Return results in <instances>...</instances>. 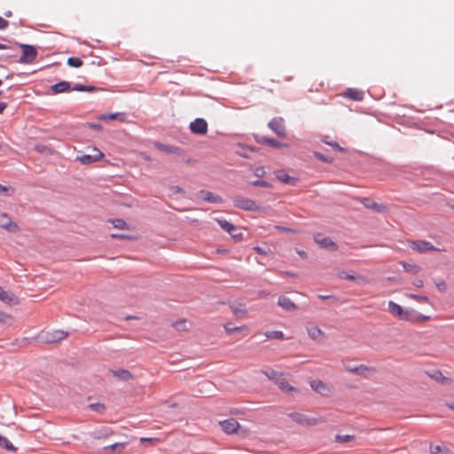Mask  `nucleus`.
<instances>
[{
  "label": "nucleus",
  "instance_id": "obj_1",
  "mask_svg": "<svg viewBox=\"0 0 454 454\" xmlns=\"http://www.w3.org/2000/svg\"><path fill=\"white\" fill-rule=\"evenodd\" d=\"M388 312L398 320L413 322L419 319V316L416 315L413 310L403 308L393 301L387 303Z\"/></svg>",
  "mask_w": 454,
  "mask_h": 454
},
{
  "label": "nucleus",
  "instance_id": "obj_2",
  "mask_svg": "<svg viewBox=\"0 0 454 454\" xmlns=\"http://www.w3.org/2000/svg\"><path fill=\"white\" fill-rule=\"evenodd\" d=\"M288 416L295 423L305 427H311L325 422L322 418H310L305 414L298 412L290 413Z\"/></svg>",
  "mask_w": 454,
  "mask_h": 454
},
{
  "label": "nucleus",
  "instance_id": "obj_3",
  "mask_svg": "<svg viewBox=\"0 0 454 454\" xmlns=\"http://www.w3.org/2000/svg\"><path fill=\"white\" fill-rule=\"evenodd\" d=\"M104 157V153L96 147L90 149V153H84L76 157V160L83 165H89L98 161Z\"/></svg>",
  "mask_w": 454,
  "mask_h": 454
},
{
  "label": "nucleus",
  "instance_id": "obj_4",
  "mask_svg": "<svg viewBox=\"0 0 454 454\" xmlns=\"http://www.w3.org/2000/svg\"><path fill=\"white\" fill-rule=\"evenodd\" d=\"M20 47L22 50V55L20 58L19 62L22 64L33 63L37 56L36 49L29 44H20Z\"/></svg>",
  "mask_w": 454,
  "mask_h": 454
},
{
  "label": "nucleus",
  "instance_id": "obj_5",
  "mask_svg": "<svg viewBox=\"0 0 454 454\" xmlns=\"http://www.w3.org/2000/svg\"><path fill=\"white\" fill-rule=\"evenodd\" d=\"M234 206L238 208L247 211H260L261 207L251 199L237 197L233 200Z\"/></svg>",
  "mask_w": 454,
  "mask_h": 454
},
{
  "label": "nucleus",
  "instance_id": "obj_6",
  "mask_svg": "<svg viewBox=\"0 0 454 454\" xmlns=\"http://www.w3.org/2000/svg\"><path fill=\"white\" fill-rule=\"evenodd\" d=\"M408 245L410 248L421 254L428 251L438 250L430 242L425 240H408Z\"/></svg>",
  "mask_w": 454,
  "mask_h": 454
},
{
  "label": "nucleus",
  "instance_id": "obj_7",
  "mask_svg": "<svg viewBox=\"0 0 454 454\" xmlns=\"http://www.w3.org/2000/svg\"><path fill=\"white\" fill-rule=\"evenodd\" d=\"M269 127L278 137H286V126H285L283 118H281V117L273 118L269 122Z\"/></svg>",
  "mask_w": 454,
  "mask_h": 454
},
{
  "label": "nucleus",
  "instance_id": "obj_8",
  "mask_svg": "<svg viewBox=\"0 0 454 454\" xmlns=\"http://www.w3.org/2000/svg\"><path fill=\"white\" fill-rule=\"evenodd\" d=\"M190 129L194 134L205 135L207 132V123L204 119L198 118L191 122Z\"/></svg>",
  "mask_w": 454,
  "mask_h": 454
},
{
  "label": "nucleus",
  "instance_id": "obj_9",
  "mask_svg": "<svg viewBox=\"0 0 454 454\" xmlns=\"http://www.w3.org/2000/svg\"><path fill=\"white\" fill-rule=\"evenodd\" d=\"M219 424L226 434H233L239 428V423L235 419H228Z\"/></svg>",
  "mask_w": 454,
  "mask_h": 454
},
{
  "label": "nucleus",
  "instance_id": "obj_10",
  "mask_svg": "<svg viewBox=\"0 0 454 454\" xmlns=\"http://www.w3.org/2000/svg\"><path fill=\"white\" fill-rule=\"evenodd\" d=\"M0 227L11 232H16L19 229L17 224L14 223L5 214L0 215Z\"/></svg>",
  "mask_w": 454,
  "mask_h": 454
},
{
  "label": "nucleus",
  "instance_id": "obj_11",
  "mask_svg": "<svg viewBox=\"0 0 454 454\" xmlns=\"http://www.w3.org/2000/svg\"><path fill=\"white\" fill-rule=\"evenodd\" d=\"M276 177L278 180H279L283 184H286L289 185H296L298 179L289 176L286 172L284 170H278L275 173Z\"/></svg>",
  "mask_w": 454,
  "mask_h": 454
},
{
  "label": "nucleus",
  "instance_id": "obj_12",
  "mask_svg": "<svg viewBox=\"0 0 454 454\" xmlns=\"http://www.w3.org/2000/svg\"><path fill=\"white\" fill-rule=\"evenodd\" d=\"M0 300L8 305L19 303V299L13 294L4 291L1 287H0Z\"/></svg>",
  "mask_w": 454,
  "mask_h": 454
},
{
  "label": "nucleus",
  "instance_id": "obj_13",
  "mask_svg": "<svg viewBox=\"0 0 454 454\" xmlns=\"http://www.w3.org/2000/svg\"><path fill=\"white\" fill-rule=\"evenodd\" d=\"M275 384L283 392L295 391V388L288 383L287 380L284 377L283 373H281V375L278 377Z\"/></svg>",
  "mask_w": 454,
  "mask_h": 454
},
{
  "label": "nucleus",
  "instance_id": "obj_14",
  "mask_svg": "<svg viewBox=\"0 0 454 454\" xmlns=\"http://www.w3.org/2000/svg\"><path fill=\"white\" fill-rule=\"evenodd\" d=\"M343 96L356 101H360L364 98V93L356 89L348 88L343 92Z\"/></svg>",
  "mask_w": 454,
  "mask_h": 454
},
{
  "label": "nucleus",
  "instance_id": "obj_15",
  "mask_svg": "<svg viewBox=\"0 0 454 454\" xmlns=\"http://www.w3.org/2000/svg\"><path fill=\"white\" fill-rule=\"evenodd\" d=\"M200 197L202 200L210 203H221L223 201L220 196L208 191H201Z\"/></svg>",
  "mask_w": 454,
  "mask_h": 454
},
{
  "label": "nucleus",
  "instance_id": "obj_16",
  "mask_svg": "<svg viewBox=\"0 0 454 454\" xmlns=\"http://www.w3.org/2000/svg\"><path fill=\"white\" fill-rule=\"evenodd\" d=\"M278 304L286 310H292L296 309V305L286 296H280Z\"/></svg>",
  "mask_w": 454,
  "mask_h": 454
},
{
  "label": "nucleus",
  "instance_id": "obj_17",
  "mask_svg": "<svg viewBox=\"0 0 454 454\" xmlns=\"http://www.w3.org/2000/svg\"><path fill=\"white\" fill-rule=\"evenodd\" d=\"M216 221L223 230L229 232L232 236H236L234 231H237V228L232 223H231L225 219H217Z\"/></svg>",
  "mask_w": 454,
  "mask_h": 454
},
{
  "label": "nucleus",
  "instance_id": "obj_18",
  "mask_svg": "<svg viewBox=\"0 0 454 454\" xmlns=\"http://www.w3.org/2000/svg\"><path fill=\"white\" fill-rule=\"evenodd\" d=\"M51 90L53 91V93L55 94H58V93H62V92H65V91H67L70 90V83L68 82H59L56 84H53L51 87Z\"/></svg>",
  "mask_w": 454,
  "mask_h": 454
},
{
  "label": "nucleus",
  "instance_id": "obj_19",
  "mask_svg": "<svg viewBox=\"0 0 454 454\" xmlns=\"http://www.w3.org/2000/svg\"><path fill=\"white\" fill-rule=\"evenodd\" d=\"M310 387L316 391L320 394H324L330 390V387L323 381L321 380H314L310 383Z\"/></svg>",
  "mask_w": 454,
  "mask_h": 454
},
{
  "label": "nucleus",
  "instance_id": "obj_20",
  "mask_svg": "<svg viewBox=\"0 0 454 454\" xmlns=\"http://www.w3.org/2000/svg\"><path fill=\"white\" fill-rule=\"evenodd\" d=\"M67 336V333L63 331H54L47 337V340L50 342H55L64 340Z\"/></svg>",
  "mask_w": 454,
  "mask_h": 454
},
{
  "label": "nucleus",
  "instance_id": "obj_21",
  "mask_svg": "<svg viewBox=\"0 0 454 454\" xmlns=\"http://www.w3.org/2000/svg\"><path fill=\"white\" fill-rule=\"evenodd\" d=\"M154 145L160 151H162V152H165L168 153H177L179 152V149L176 146L166 145L159 143V142H156L154 144Z\"/></svg>",
  "mask_w": 454,
  "mask_h": 454
},
{
  "label": "nucleus",
  "instance_id": "obj_22",
  "mask_svg": "<svg viewBox=\"0 0 454 454\" xmlns=\"http://www.w3.org/2000/svg\"><path fill=\"white\" fill-rule=\"evenodd\" d=\"M102 121H109V120H119L121 121H125V114L121 113L110 114H103L99 117Z\"/></svg>",
  "mask_w": 454,
  "mask_h": 454
},
{
  "label": "nucleus",
  "instance_id": "obj_23",
  "mask_svg": "<svg viewBox=\"0 0 454 454\" xmlns=\"http://www.w3.org/2000/svg\"><path fill=\"white\" fill-rule=\"evenodd\" d=\"M171 325L177 331H187L188 330V322L186 319L176 320V321L173 322L171 324Z\"/></svg>",
  "mask_w": 454,
  "mask_h": 454
},
{
  "label": "nucleus",
  "instance_id": "obj_24",
  "mask_svg": "<svg viewBox=\"0 0 454 454\" xmlns=\"http://www.w3.org/2000/svg\"><path fill=\"white\" fill-rule=\"evenodd\" d=\"M345 368L348 372H354V373H356V374H363L366 371H369V368L367 366L364 365V364H361V365L356 366V367L345 365Z\"/></svg>",
  "mask_w": 454,
  "mask_h": 454
},
{
  "label": "nucleus",
  "instance_id": "obj_25",
  "mask_svg": "<svg viewBox=\"0 0 454 454\" xmlns=\"http://www.w3.org/2000/svg\"><path fill=\"white\" fill-rule=\"evenodd\" d=\"M263 143L275 148L287 147L286 144H283L273 138H263Z\"/></svg>",
  "mask_w": 454,
  "mask_h": 454
},
{
  "label": "nucleus",
  "instance_id": "obj_26",
  "mask_svg": "<svg viewBox=\"0 0 454 454\" xmlns=\"http://www.w3.org/2000/svg\"><path fill=\"white\" fill-rule=\"evenodd\" d=\"M308 333L310 338H312L313 340H318L323 336V332L318 327L316 326L310 327L308 330Z\"/></svg>",
  "mask_w": 454,
  "mask_h": 454
},
{
  "label": "nucleus",
  "instance_id": "obj_27",
  "mask_svg": "<svg viewBox=\"0 0 454 454\" xmlns=\"http://www.w3.org/2000/svg\"><path fill=\"white\" fill-rule=\"evenodd\" d=\"M262 372H263V374H265V376L269 380H272L274 383L277 381L278 377L281 375V372H278L272 369H268L266 371H263Z\"/></svg>",
  "mask_w": 454,
  "mask_h": 454
},
{
  "label": "nucleus",
  "instance_id": "obj_28",
  "mask_svg": "<svg viewBox=\"0 0 454 454\" xmlns=\"http://www.w3.org/2000/svg\"><path fill=\"white\" fill-rule=\"evenodd\" d=\"M403 267L406 272L418 274L420 271V267L417 264L403 263Z\"/></svg>",
  "mask_w": 454,
  "mask_h": 454
},
{
  "label": "nucleus",
  "instance_id": "obj_29",
  "mask_svg": "<svg viewBox=\"0 0 454 454\" xmlns=\"http://www.w3.org/2000/svg\"><path fill=\"white\" fill-rule=\"evenodd\" d=\"M114 374L124 380H129L133 378L132 374L127 370H120V371L114 372Z\"/></svg>",
  "mask_w": 454,
  "mask_h": 454
},
{
  "label": "nucleus",
  "instance_id": "obj_30",
  "mask_svg": "<svg viewBox=\"0 0 454 454\" xmlns=\"http://www.w3.org/2000/svg\"><path fill=\"white\" fill-rule=\"evenodd\" d=\"M82 63V60L79 58L70 57L67 59V65L73 67H81Z\"/></svg>",
  "mask_w": 454,
  "mask_h": 454
},
{
  "label": "nucleus",
  "instance_id": "obj_31",
  "mask_svg": "<svg viewBox=\"0 0 454 454\" xmlns=\"http://www.w3.org/2000/svg\"><path fill=\"white\" fill-rule=\"evenodd\" d=\"M0 446L6 450H14V447L12 444V442L6 437H4L1 434H0Z\"/></svg>",
  "mask_w": 454,
  "mask_h": 454
},
{
  "label": "nucleus",
  "instance_id": "obj_32",
  "mask_svg": "<svg viewBox=\"0 0 454 454\" xmlns=\"http://www.w3.org/2000/svg\"><path fill=\"white\" fill-rule=\"evenodd\" d=\"M446 450H447V449L443 445H440V444L430 445V452L432 454H442Z\"/></svg>",
  "mask_w": 454,
  "mask_h": 454
},
{
  "label": "nucleus",
  "instance_id": "obj_33",
  "mask_svg": "<svg viewBox=\"0 0 454 454\" xmlns=\"http://www.w3.org/2000/svg\"><path fill=\"white\" fill-rule=\"evenodd\" d=\"M114 228L120 229V230H125L128 228V224L125 221L122 219H114L111 221Z\"/></svg>",
  "mask_w": 454,
  "mask_h": 454
},
{
  "label": "nucleus",
  "instance_id": "obj_34",
  "mask_svg": "<svg viewBox=\"0 0 454 454\" xmlns=\"http://www.w3.org/2000/svg\"><path fill=\"white\" fill-rule=\"evenodd\" d=\"M35 151L40 153H43V154H47V155H51L53 154V151L51 147L47 146V145H36L35 147Z\"/></svg>",
  "mask_w": 454,
  "mask_h": 454
},
{
  "label": "nucleus",
  "instance_id": "obj_35",
  "mask_svg": "<svg viewBox=\"0 0 454 454\" xmlns=\"http://www.w3.org/2000/svg\"><path fill=\"white\" fill-rule=\"evenodd\" d=\"M13 322V317L3 311H0V323L11 325Z\"/></svg>",
  "mask_w": 454,
  "mask_h": 454
},
{
  "label": "nucleus",
  "instance_id": "obj_36",
  "mask_svg": "<svg viewBox=\"0 0 454 454\" xmlns=\"http://www.w3.org/2000/svg\"><path fill=\"white\" fill-rule=\"evenodd\" d=\"M267 338L283 340L284 333L281 331H271L265 333Z\"/></svg>",
  "mask_w": 454,
  "mask_h": 454
},
{
  "label": "nucleus",
  "instance_id": "obj_37",
  "mask_svg": "<svg viewBox=\"0 0 454 454\" xmlns=\"http://www.w3.org/2000/svg\"><path fill=\"white\" fill-rule=\"evenodd\" d=\"M224 329H225V331L229 334H231V333H233L235 332H241V331H244V330H247V327L246 325L231 327V326H230V325H226L224 326Z\"/></svg>",
  "mask_w": 454,
  "mask_h": 454
},
{
  "label": "nucleus",
  "instance_id": "obj_38",
  "mask_svg": "<svg viewBox=\"0 0 454 454\" xmlns=\"http://www.w3.org/2000/svg\"><path fill=\"white\" fill-rule=\"evenodd\" d=\"M90 408L98 413H102L105 411L106 407L103 403H90Z\"/></svg>",
  "mask_w": 454,
  "mask_h": 454
},
{
  "label": "nucleus",
  "instance_id": "obj_39",
  "mask_svg": "<svg viewBox=\"0 0 454 454\" xmlns=\"http://www.w3.org/2000/svg\"><path fill=\"white\" fill-rule=\"evenodd\" d=\"M354 439V436L353 435H349V434H345V435H336L335 436V441L338 442H349L351 440Z\"/></svg>",
  "mask_w": 454,
  "mask_h": 454
},
{
  "label": "nucleus",
  "instance_id": "obj_40",
  "mask_svg": "<svg viewBox=\"0 0 454 454\" xmlns=\"http://www.w3.org/2000/svg\"><path fill=\"white\" fill-rule=\"evenodd\" d=\"M74 90L77 91H94L96 89L94 87H89L82 84H76L74 88Z\"/></svg>",
  "mask_w": 454,
  "mask_h": 454
},
{
  "label": "nucleus",
  "instance_id": "obj_41",
  "mask_svg": "<svg viewBox=\"0 0 454 454\" xmlns=\"http://www.w3.org/2000/svg\"><path fill=\"white\" fill-rule=\"evenodd\" d=\"M232 311L238 317H244L247 315V310L245 308H234Z\"/></svg>",
  "mask_w": 454,
  "mask_h": 454
},
{
  "label": "nucleus",
  "instance_id": "obj_42",
  "mask_svg": "<svg viewBox=\"0 0 454 454\" xmlns=\"http://www.w3.org/2000/svg\"><path fill=\"white\" fill-rule=\"evenodd\" d=\"M318 242L325 247H335V244L329 239H324Z\"/></svg>",
  "mask_w": 454,
  "mask_h": 454
},
{
  "label": "nucleus",
  "instance_id": "obj_43",
  "mask_svg": "<svg viewBox=\"0 0 454 454\" xmlns=\"http://www.w3.org/2000/svg\"><path fill=\"white\" fill-rule=\"evenodd\" d=\"M252 184L254 186L270 187V184L268 182L262 180H255L252 183Z\"/></svg>",
  "mask_w": 454,
  "mask_h": 454
},
{
  "label": "nucleus",
  "instance_id": "obj_44",
  "mask_svg": "<svg viewBox=\"0 0 454 454\" xmlns=\"http://www.w3.org/2000/svg\"><path fill=\"white\" fill-rule=\"evenodd\" d=\"M436 286L439 291L444 293L446 291V284L444 281L441 280L439 283H436Z\"/></svg>",
  "mask_w": 454,
  "mask_h": 454
},
{
  "label": "nucleus",
  "instance_id": "obj_45",
  "mask_svg": "<svg viewBox=\"0 0 454 454\" xmlns=\"http://www.w3.org/2000/svg\"><path fill=\"white\" fill-rule=\"evenodd\" d=\"M326 144H328L329 145H331L333 149L335 150H338V151H340V152H343L344 151V148H342L341 146H340L336 142H326Z\"/></svg>",
  "mask_w": 454,
  "mask_h": 454
},
{
  "label": "nucleus",
  "instance_id": "obj_46",
  "mask_svg": "<svg viewBox=\"0 0 454 454\" xmlns=\"http://www.w3.org/2000/svg\"><path fill=\"white\" fill-rule=\"evenodd\" d=\"M315 156H316L318 160H322V161H325V162H331V160H328L325 156H324V155H323L322 153H315Z\"/></svg>",
  "mask_w": 454,
  "mask_h": 454
},
{
  "label": "nucleus",
  "instance_id": "obj_47",
  "mask_svg": "<svg viewBox=\"0 0 454 454\" xmlns=\"http://www.w3.org/2000/svg\"><path fill=\"white\" fill-rule=\"evenodd\" d=\"M9 22L4 18L0 17V29H4L7 27Z\"/></svg>",
  "mask_w": 454,
  "mask_h": 454
},
{
  "label": "nucleus",
  "instance_id": "obj_48",
  "mask_svg": "<svg viewBox=\"0 0 454 454\" xmlns=\"http://www.w3.org/2000/svg\"><path fill=\"white\" fill-rule=\"evenodd\" d=\"M411 297L419 301H427V297L426 296L411 295Z\"/></svg>",
  "mask_w": 454,
  "mask_h": 454
},
{
  "label": "nucleus",
  "instance_id": "obj_49",
  "mask_svg": "<svg viewBox=\"0 0 454 454\" xmlns=\"http://www.w3.org/2000/svg\"><path fill=\"white\" fill-rule=\"evenodd\" d=\"M90 127L95 130H102V126L98 123H91Z\"/></svg>",
  "mask_w": 454,
  "mask_h": 454
},
{
  "label": "nucleus",
  "instance_id": "obj_50",
  "mask_svg": "<svg viewBox=\"0 0 454 454\" xmlns=\"http://www.w3.org/2000/svg\"><path fill=\"white\" fill-rule=\"evenodd\" d=\"M373 209H376L378 211H381L383 210L384 207L383 206H380L378 205L377 203H373L372 206H370Z\"/></svg>",
  "mask_w": 454,
  "mask_h": 454
},
{
  "label": "nucleus",
  "instance_id": "obj_51",
  "mask_svg": "<svg viewBox=\"0 0 454 454\" xmlns=\"http://www.w3.org/2000/svg\"><path fill=\"white\" fill-rule=\"evenodd\" d=\"M254 249L259 254H267V251H265L263 248L260 247H254Z\"/></svg>",
  "mask_w": 454,
  "mask_h": 454
},
{
  "label": "nucleus",
  "instance_id": "obj_52",
  "mask_svg": "<svg viewBox=\"0 0 454 454\" xmlns=\"http://www.w3.org/2000/svg\"><path fill=\"white\" fill-rule=\"evenodd\" d=\"M343 278L349 280H355L359 278L360 277H356L354 275H345Z\"/></svg>",
  "mask_w": 454,
  "mask_h": 454
},
{
  "label": "nucleus",
  "instance_id": "obj_53",
  "mask_svg": "<svg viewBox=\"0 0 454 454\" xmlns=\"http://www.w3.org/2000/svg\"><path fill=\"white\" fill-rule=\"evenodd\" d=\"M7 105L4 102H0V114L4 112V110L6 108Z\"/></svg>",
  "mask_w": 454,
  "mask_h": 454
},
{
  "label": "nucleus",
  "instance_id": "obj_54",
  "mask_svg": "<svg viewBox=\"0 0 454 454\" xmlns=\"http://www.w3.org/2000/svg\"><path fill=\"white\" fill-rule=\"evenodd\" d=\"M111 237L114 239H125L126 238L125 235H121V234H112Z\"/></svg>",
  "mask_w": 454,
  "mask_h": 454
},
{
  "label": "nucleus",
  "instance_id": "obj_55",
  "mask_svg": "<svg viewBox=\"0 0 454 454\" xmlns=\"http://www.w3.org/2000/svg\"><path fill=\"white\" fill-rule=\"evenodd\" d=\"M118 446L123 447V444L115 443V444H113V445H110V446L106 447V449L115 450Z\"/></svg>",
  "mask_w": 454,
  "mask_h": 454
},
{
  "label": "nucleus",
  "instance_id": "obj_56",
  "mask_svg": "<svg viewBox=\"0 0 454 454\" xmlns=\"http://www.w3.org/2000/svg\"><path fill=\"white\" fill-rule=\"evenodd\" d=\"M318 298L321 300L333 299V297L331 295H318Z\"/></svg>",
  "mask_w": 454,
  "mask_h": 454
},
{
  "label": "nucleus",
  "instance_id": "obj_57",
  "mask_svg": "<svg viewBox=\"0 0 454 454\" xmlns=\"http://www.w3.org/2000/svg\"><path fill=\"white\" fill-rule=\"evenodd\" d=\"M263 173H264V171H263L262 168H257L255 170V175L258 176H262Z\"/></svg>",
  "mask_w": 454,
  "mask_h": 454
},
{
  "label": "nucleus",
  "instance_id": "obj_58",
  "mask_svg": "<svg viewBox=\"0 0 454 454\" xmlns=\"http://www.w3.org/2000/svg\"><path fill=\"white\" fill-rule=\"evenodd\" d=\"M298 254L301 256V257H306V253L304 251H298Z\"/></svg>",
  "mask_w": 454,
  "mask_h": 454
},
{
  "label": "nucleus",
  "instance_id": "obj_59",
  "mask_svg": "<svg viewBox=\"0 0 454 454\" xmlns=\"http://www.w3.org/2000/svg\"><path fill=\"white\" fill-rule=\"evenodd\" d=\"M153 441V438H141V442Z\"/></svg>",
  "mask_w": 454,
  "mask_h": 454
},
{
  "label": "nucleus",
  "instance_id": "obj_60",
  "mask_svg": "<svg viewBox=\"0 0 454 454\" xmlns=\"http://www.w3.org/2000/svg\"><path fill=\"white\" fill-rule=\"evenodd\" d=\"M6 48H7L6 45L0 43V50H4Z\"/></svg>",
  "mask_w": 454,
  "mask_h": 454
},
{
  "label": "nucleus",
  "instance_id": "obj_61",
  "mask_svg": "<svg viewBox=\"0 0 454 454\" xmlns=\"http://www.w3.org/2000/svg\"><path fill=\"white\" fill-rule=\"evenodd\" d=\"M422 285H423V283H422V281L420 280V281H419V283L417 284V286L421 287V286H422Z\"/></svg>",
  "mask_w": 454,
  "mask_h": 454
},
{
  "label": "nucleus",
  "instance_id": "obj_62",
  "mask_svg": "<svg viewBox=\"0 0 454 454\" xmlns=\"http://www.w3.org/2000/svg\"><path fill=\"white\" fill-rule=\"evenodd\" d=\"M449 407H450L451 410H453V411H454V403H451V404H449Z\"/></svg>",
  "mask_w": 454,
  "mask_h": 454
},
{
  "label": "nucleus",
  "instance_id": "obj_63",
  "mask_svg": "<svg viewBox=\"0 0 454 454\" xmlns=\"http://www.w3.org/2000/svg\"><path fill=\"white\" fill-rule=\"evenodd\" d=\"M428 318H429L428 317H423V319H424V320H427V319H428Z\"/></svg>",
  "mask_w": 454,
  "mask_h": 454
},
{
  "label": "nucleus",
  "instance_id": "obj_64",
  "mask_svg": "<svg viewBox=\"0 0 454 454\" xmlns=\"http://www.w3.org/2000/svg\"><path fill=\"white\" fill-rule=\"evenodd\" d=\"M10 15H11V12L6 13V16H10Z\"/></svg>",
  "mask_w": 454,
  "mask_h": 454
}]
</instances>
